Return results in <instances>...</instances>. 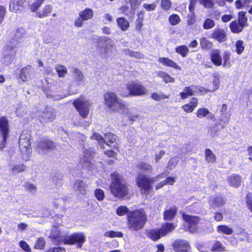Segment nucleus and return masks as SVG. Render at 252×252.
I'll return each instance as SVG.
<instances>
[{"label": "nucleus", "instance_id": "nucleus-50", "mask_svg": "<svg viewBox=\"0 0 252 252\" xmlns=\"http://www.w3.org/2000/svg\"><path fill=\"white\" fill-rule=\"evenodd\" d=\"M45 0H35V1L32 3L30 6L31 10L32 12H36Z\"/></svg>", "mask_w": 252, "mask_h": 252}, {"label": "nucleus", "instance_id": "nucleus-32", "mask_svg": "<svg viewBox=\"0 0 252 252\" xmlns=\"http://www.w3.org/2000/svg\"><path fill=\"white\" fill-rule=\"evenodd\" d=\"M199 44L200 48L205 51L210 50L213 45V42L205 37H202L199 39Z\"/></svg>", "mask_w": 252, "mask_h": 252}, {"label": "nucleus", "instance_id": "nucleus-48", "mask_svg": "<svg viewBox=\"0 0 252 252\" xmlns=\"http://www.w3.org/2000/svg\"><path fill=\"white\" fill-rule=\"evenodd\" d=\"M235 51L238 55H241L244 51L245 46H244V41L239 39L236 42Z\"/></svg>", "mask_w": 252, "mask_h": 252}, {"label": "nucleus", "instance_id": "nucleus-57", "mask_svg": "<svg viewBox=\"0 0 252 252\" xmlns=\"http://www.w3.org/2000/svg\"><path fill=\"white\" fill-rule=\"evenodd\" d=\"M143 7L148 11H154L157 7V4L155 2H153L151 4L144 3Z\"/></svg>", "mask_w": 252, "mask_h": 252}, {"label": "nucleus", "instance_id": "nucleus-26", "mask_svg": "<svg viewBox=\"0 0 252 252\" xmlns=\"http://www.w3.org/2000/svg\"><path fill=\"white\" fill-rule=\"evenodd\" d=\"M209 115L207 118L209 120H215V116L209 111L208 109L206 108H200L196 112V116L198 118H203Z\"/></svg>", "mask_w": 252, "mask_h": 252}, {"label": "nucleus", "instance_id": "nucleus-56", "mask_svg": "<svg viewBox=\"0 0 252 252\" xmlns=\"http://www.w3.org/2000/svg\"><path fill=\"white\" fill-rule=\"evenodd\" d=\"M199 2L206 8H211L214 5V3L211 0H199Z\"/></svg>", "mask_w": 252, "mask_h": 252}, {"label": "nucleus", "instance_id": "nucleus-62", "mask_svg": "<svg viewBox=\"0 0 252 252\" xmlns=\"http://www.w3.org/2000/svg\"><path fill=\"white\" fill-rule=\"evenodd\" d=\"M6 12V9L4 6L0 5V24L3 21L5 14Z\"/></svg>", "mask_w": 252, "mask_h": 252}, {"label": "nucleus", "instance_id": "nucleus-31", "mask_svg": "<svg viewBox=\"0 0 252 252\" xmlns=\"http://www.w3.org/2000/svg\"><path fill=\"white\" fill-rule=\"evenodd\" d=\"M228 181L230 186L237 188L241 184V176L238 174H233L229 177Z\"/></svg>", "mask_w": 252, "mask_h": 252}, {"label": "nucleus", "instance_id": "nucleus-38", "mask_svg": "<svg viewBox=\"0 0 252 252\" xmlns=\"http://www.w3.org/2000/svg\"><path fill=\"white\" fill-rule=\"evenodd\" d=\"M217 231L219 233L228 235H231L233 232V230L231 227L225 224L218 225Z\"/></svg>", "mask_w": 252, "mask_h": 252}, {"label": "nucleus", "instance_id": "nucleus-7", "mask_svg": "<svg viewBox=\"0 0 252 252\" xmlns=\"http://www.w3.org/2000/svg\"><path fill=\"white\" fill-rule=\"evenodd\" d=\"M18 37L11 38L9 41L4 47L5 54L3 56L4 59L7 62L11 63L15 59L17 49L20 45Z\"/></svg>", "mask_w": 252, "mask_h": 252}, {"label": "nucleus", "instance_id": "nucleus-2", "mask_svg": "<svg viewBox=\"0 0 252 252\" xmlns=\"http://www.w3.org/2000/svg\"><path fill=\"white\" fill-rule=\"evenodd\" d=\"M110 178L109 188L114 197L122 199L129 195V184L123 175L115 171L111 173Z\"/></svg>", "mask_w": 252, "mask_h": 252}, {"label": "nucleus", "instance_id": "nucleus-1", "mask_svg": "<svg viewBox=\"0 0 252 252\" xmlns=\"http://www.w3.org/2000/svg\"><path fill=\"white\" fill-rule=\"evenodd\" d=\"M116 213L119 216L126 214V227L131 232L142 230L148 220L147 213L143 208L129 211L126 206H120L116 209Z\"/></svg>", "mask_w": 252, "mask_h": 252}, {"label": "nucleus", "instance_id": "nucleus-3", "mask_svg": "<svg viewBox=\"0 0 252 252\" xmlns=\"http://www.w3.org/2000/svg\"><path fill=\"white\" fill-rule=\"evenodd\" d=\"M103 98L104 106L111 113L124 111L126 108V104L114 92H107L104 94Z\"/></svg>", "mask_w": 252, "mask_h": 252}, {"label": "nucleus", "instance_id": "nucleus-55", "mask_svg": "<svg viewBox=\"0 0 252 252\" xmlns=\"http://www.w3.org/2000/svg\"><path fill=\"white\" fill-rule=\"evenodd\" d=\"M74 73L75 74V79L77 82H82L84 80V75L83 73L78 68H75L74 69Z\"/></svg>", "mask_w": 252, "mask_h": 252}, {"label": "nucleus", "instance_id": "nucleus-21", "mask_svg": "<svg viewBox=\"0 0 252 252\" xmlns=\"http://www.w3.org/2000/svg\"><path fill=\"white\" fill-rule=\"evenodd\" d=\"M208 202L210 206L214 208L222 206L225 203L223 198L220 195L210 196Z\"/></svg>", "mask_w": 252, "mask_h": 252}, {"label": "nucleus", "instance_id": "nucleus-6", "mask_svg": "<svg viewBox=\"0 0 252 252\" xmlns=\"http://www.w3.org/2000/svg\"><path fill=\"white\" fill-rule=\"evenodd\" d=\"M126 89L128 93L122 94L125 97L129 96H138L146 95L148 91L142 83L138 81H132L126 84Z\"/></svg>", "mask_w": 252, "mask_h": 252}, {"label": "nucleus", "instance_id": "nucleus-49", "mask_svg": "<svg viewBox=\"0 0 252 252\" xmlns=\"http://www.w3.org/2000/svg\"><path fill=\"white\" fill-rule=\"evenodd\" d=\"M151 97L152 99L158 101L161 100L169 98V95L166 94H159L157 93H153L151 94Z\"/></svg>", "mask_w": 252, "mask_h": 252}, {"label": "nucleus", "instance_id": "nucleus-53", "mask_svg": "<svg viewBox=\"0 0 252 252\" xmlns=\"http://www.w3.org/2000/svg\"><path fill=\"white\" fill-rule=\"evenodd\" d=\"M94 196L98 201H102L105 197L103 190L100 189H96L94 190Z\"/></svg>", "mask_w": 252, "mask_h": 252}, {"label": "nucleus", "instance_id": "nucleus-63", "mask_svg": "<svg viewBox=\"0 0 252 252\" xmlns=\"http://www.w3.org/2000/svg\"><path fill=\"white\" fill-rule=\"evenodd\" d=\"M104 154L109 158H115L117 155V153L112 150H107L104 151Z\"/></svg>", "mask_w": 252, "mask_h": 252}, {"label": "nucleus", "instance_id": "nucleus-15", "mask_svg": "<svg viewBox=\"0 0 252 252\" xmlns=\"http://www.w3.org/2000/svg\"><path fill=\"white\" fill-rule=\"evenodd\" d=\"M56 117L55 110L51 107L46 106L39 116L40 120L43 123H49Z\"/></svg>", "mask_w": 252, "mask_h": 252}, {"label": "nucleus", "instance_id": "nucleus-45", "mask_svg": "<svg viewBox=\"0 0 252 252\" xmlns=\"http://www.w3.org/2000/svg\"><path fill=\"white\" fill-rule=\"evenodd\" d=\"M26 168V166L23 163L16 164L12 167L11 171L13 173H19L25 171Z\"/></svg>", "mask_w": 252, "mask_h": 252}, {"label": "nucleus", "instance_id": "nucleus-41", "mask_svg": "<svg viewBox=\"0 0 252 252\" xmlns=\"http://www.w3.org/2000/svg\"><path fill=\"white\" fill-rule=\"evenodd\" d=\"M105 237L113 238H122L124 236V234L121 231H115L114 230L107 231L104 233Z\"/></svg>", "mask_w": 252, "mask_h": 252}, {"label": "nucleus", "instance_id": "nucleus-10", "mask_svg": "<svg viewBox=\"0 0 252 252\" xmlns=\"http://www.w3.org/2000/svg\"><path fill=\"white\" fill-rule=\"evenodd\" d=\"M56 143L47 136L42 137L36 143L35 150L38 153H49L56 149Z\"/></svg>", "mask_w": 252, "mask_h": 252}, {"label": "nucleus", "instance_id": "nucleus-51", "mask_svg": "<svg viewBox=\"0 0 252 252\" xmlns=\"http://www.w3.org/2000/svg\"><path fill=\"white\" fill-rule=\"evenodd\" d=\"M160 6L162 9L168 11L171 8L172 2L171 0H161Z\"/></svg>", "mask_w": 252, "mask_h": 252}, {"label": "nucleus", "instance_id": "nucleus-28", "mask_svg": "<svg viewBox=\"0 0 252 252\" xmlns=\"http://www.w3.org/2000/svg\"><path fill=\"white\" fill-rule=\"evenodd\" d=\"M144 17L145 12L143 10L140 11L137 14V17L135 23V30L139 32L142 31Z\"/></svg>", "mask_w": 252, "mask_h": 252}, {"label": "nucleus", "instance_id": "nucleus-4", "mask_svg": "<svg viewBox=\"0 0 252 252\" xmlns=\"http://www.w3.org/2000/svg\"><path fill=\"white\" fill-rule=\"evenodd\" d=\"M176 224L171 222L163 223L159 228L151 229L147 231L146 235L151 240L155 242L161 238L174 231Z\"/></svg>", "mask_w": 252, "mask_h": 252}, {"label": "nucleus", "instance_id": "nucleus-11", "mask_svg": "<svg viewBox=\"0 0 252 252\" xmlns=\"http://www.w3.org/2000/svg\"><path fill=\"white\" fill-rule=\"evenodd\" d=\"M10 126L7 116L0 117V136L2 138L1 141V148L3 149L5 147L7 139L9 136Z\"/></svg>", "mask_w": 252, "mask_h": 252}, {"label": "nucleus", "instance_id": "nucleus-33", "mask_svg": "<svg viewBox=\"0 0 252 252\" xmlns=\"http://www.w3.org/2000/svg\"><path fill=\"white\" fill-rule=\"evenodd\" d=\"M53 11V6L50 4H46L43 8L41 12H37V17L43 18L48 16Z\"/></svg>", "mask_w": 252, "mask_h": 252}, {"label": "nucleus", "instance_id": "nucleus-54", "mask_svg": "<svg viewBox=\"0 0 252 252\" xmlns=\"http://www.w3.org/2000/svg\"><path fill=\"white\" fill-rule=\"evenodd\" d=\"M19 247L26 252H32V250L29 244L24 240H21L19 242Z\"/></svg>", "mask_w": 252, "mask_h": 252}, {"label": "nucleus", "instance_id": "nucleus-58", "mask_svg": "<svg viewBox=\"0 0 252 252\" xmlns=\"http://www.w3.org/2000/svg\"><path fill=\"white\" fill-rule=\"evenodd\" d=\"M246 201L249 210L252 213V197L251 193H248L246 197Z\"/></svg>", "mask_w": 252, "mask_h": 252}, {"label": "nucleus", "instance_id": "nucleus-39", "mask_svg": "<svg viewBox=\"0 0 252 252\" xmlns=\"http://www.w3.org/2000/svg\"><path fill=\"white\" fill-rule=\"evenodd\" d=\"M210 251L212 252H221L225 251V248L219 241H215Z\"/></svg>", "mask_w": 252, "mask_h": 252}, {"label": "nucleus", "instance_id": "nucleus-8", "mask_svg": "<svg viewBox=\"0 0 252 252\" xmlns=\"http://www.w3.org/2000/svg\"><path fill=\"white\" fill-rule=\"evenodd\" d=\"M246 14V12L244 11H239L238 14V20H234L230 22L229 27L232 33H240L245 27L248 26V18Z\"/></svg>", "mask_w": 252, "mask_h": 252}, {"label": "nucleus", "instance_id": "nucleus-47", "mask_svg": "<svg viewBox=\"0 0 252 252\" xmlns=\"http://www.w3.org/2000/svg\"><path fill=\"white\" fill-rule=\"evenodd\" d=\"M215 26V21L213 20L208 18L204 20L203 24V28L204 30H210L213 28Z\"/></svg>", "mask_w": 252, "mask_h": 252}, {"label": "nucleus", "instance_id": "nucleus-25", "mask_svg": "<svg viewBox=\"0 0 252 252\" xmlns=\"http://www.w3.org/2000/svg\"><path fill=\"white\" fill-rule=\"evenodd\" d=\"M25 0H12L10 2V10L17 12L21 11L24 7Z\"/></svg>", "mask_w": 252, "mask_h": 252}, {"label": "nucleus", "instance_id": "nucleus-61", "mask_svg": "<svg viewBox=\"0 0 252 252\" xmlns=\"http://www.w3.org/2000/svg\"><path fill=\"white\" fill-rule=\"evenodd\" d=\"M46 252H65V249L63 247L50 248Z\"/></svg>", "mask_w": 252, "mask_h": 252}, {"label": "nucleus", "instance_id": "nucleus-46", "mask_svg": "<svg viewBox=\"0 0 252 252\" xmlns=\"http://www.w3.org/2000/svg\"><path fill=\"white\" fill-rule=\"evenodd\" d=\"M168 21L171 25L175 26L180 22L181 19L178 14H173L169 16Z\"/></svg>", "mask_w": 252, "mask_h": 252}, {"label": "nucleus", "instance_id": "nucleus-5", "mask_svg": "<svg viewBox=\"0 0 252 252\" xmlns=\"http://www.w3.org/2000/svg\"><path fill=\"white\" fill-rule=\"evenodd\" d=\"M155 182V177H150L142 173H139L136 177V185L141 192L147 195L153 188V184Z\"/></svg>", "mask_w": 252, "mask_h": 252}, {"label": "nucleus", "instance_id": "nucleus-44", "mask_svg": "<svg viewBox=\"0 0 252 252\" xmlns=\"http://www.w3.org/2000/svg\"><path fill=\"white\" fill-rule=\"evenodd\" d=\"M46 242L43 237H39L36 240L34 248L36 250H42L45 248Z\"/></svg>", "mask_w": 252, "mask_h": 252}, {"label": "nucleus", "instance_id": "nucleus-16", "mask_svg": "<svg viewBox=\"0 0 252 252\" xmlns=\"http://www.w3.org/2000/svg\"><path fill=\"white\" fill-rule=\"evenodd\" d=\"M73 105L82 118H87L89 113V105L86 102L77 100L73 102Z\"/></svg>", "mask_w": 252, "mask_h": 252}, {"label": "nucleus", "instance_id": "nucleus-29", "mask_svg": "<svg viewBox=\"0 0 252 252\" xmlns=\"http://www.w3.org/2000/svg\"><path fill=\"white\" fill-rule=\"evenodd\" d=\"M116 22L118 27L123 32L126 31L129 28L130 25L128 21L123 17L117 18Z\"/></svg>", "mask_w": 252, "mask_h": 252}, {"label": "nucleus", "instance_id": "nucleus-43", "mask_svg": "<svg viewBox=\"0 0 252 252\" xmlns=\"http://www.w3.org/2000/svg\"><path fill=\"white\" fill-rule=\"evenodd\" d=\"M55 69L59 77H64L67 72L66 68L63 65L57 64Z\"/></svg>", "mask_w": 252, "mask_h": 252}, {"label": "nucleus", "instance_id": "nucleus-22", "mask_svg": "<svg viewBox=\"0 0 252 252\" xmlns=\"http://www.w3.org/2000/svg\"><path fill=\"white\" fill-rule=\"evenodd\" d=\"M158 62L164 66L172 67L179 70H181V67L177 63L167 57L159 58Z\"/></svg>", "mask_w": 252, "mask_h": 252}, {"label": "nucleus", "instance_id": "nucleus-27", "mask_svg": "<svg viewBox=\"0 0 252 252\" xmlns=\"http://www.w3.org/2000/svg\"><path fill=\"white\" fill-rule=\"evenodd\" d=\"M32 69V66L30 65H28L21 68L19 74L20 79H21L23 82L27 81L31 73Z\"/></svg>", "mask_w": 252, "mask_h": 252}, {"label": "nucleus", "instance_id": "nucleus-59", "mask_svg": "<svg viewBox=\"0 0 252 252\" xmlns=\"http://www.w3.org/2000/svg\"><path fill=\"white\" fill-rule=\"evenodd\" d=\"M132 9H135L141 3L142 0H128Z\"/></svg>", "mask_w": 252, "mask_h": 252}, {"label": "nucleus", "instance_id": "nucleus-36", "mask_svg": "<svg viewBox=\"0 0 252 252\" xmlns=\"http://www.w3.org/2000/svg\"><path fill=\"white\" fill-rule=\"evenodd\" d=\"M74 186L76 190L78 191L82 194L85 193L87 185L84 183L83 180H77L75 182Z\"/></svg>", "mask_w": 252, "mask_h": 252}, {"label": "nucleus", "instance_id": "nucleus-14", "mask_svg": "<svg viewBox=\"0 0 252 252\" xmlns=\"http://www.w3.org/2000/svg\"><path fill=\"white\" fill-rule=\"evenodd\" d=\"M172 250L175 252H190L191 246L189 242L184 239H176L171 244Z\"/></svg>", "mask_w": 252, "mask_h": 252}, {"label": "nucleus", "instance_id": "nucleus-37", "mask_svg": "<svg viewBox=\"0 0 252 252\" xmlns=\"http://www.w3.org/2000/svg\"><path fill=\"white\" fill-rule=\"evenodd\" d=\"M205 158L206 161L209 163H214L216 161V156L210 149L205 150Z\"/></svg>", "mask_w": 252, "mask_h": 252}, {"label": "nucleus", "instance_id": "nucleus-60", "mask_svg": "<svg viewBox=\"0 0 252 252\" xmlns=\"http://www.w3.org/2000/svg\"><path fill=\"white\" fill-rule=\"evenodd\" d=\"M91 139L93 140H95L98 142H103L104 138L99 134L96 132H94L92 135L91 136Z\"/></svg>", "mask_w": 252, "mask_h": 252}, {"label": "nucleus", "instance_id": "nucleus-30", "mask_svg": "<svg viewBox=\"0 0 252 252\" xmlns=\"http://www.w3.org/2000/svg\"><path fill=\"white\" fill-rule=\"evenodd\" d=\"M136 166L139 170L145 173H151L153 170V167L151 164L143 161L139 162Z\"/></svg>", "mask_w": 252, "mask_h": 252}, {"label": "nucleus", "instance_id": "nucleus-40", "mask_svg": "<svg viewBox=\"0 0 252 252\" xmlns=\"http://www.w3.org/2000/svg\"><path fill=\"white\" fill-rule=\"evenodd\" d=\"M175 52L184 58L187 56L189 52V50L187 46L183 45L176 47L175 48Z\"/></svg>", "mask_w": 252, "mask_h": 252}, {"label": "nucleus", "instance_id": "nucleus-24", "mask_svg": "<svg viewBox=\"0 0 252 252\" xmlns=\"http://www.w3.org/2000/svg\"><path fill=\"white\" fill-rule=\"evenodd\" d=\"M19 144L20 148L29 149L31 147L30 135L22 133L20 136Z\"/></svg>", "mask_w": 252, "mask_h": 252}, {"label": "nucleus", "instance_id": "nucleus-42", "mask_svg": "<svg viewBox=\"0 0 252 252\" xmlns=\"http://www.w3.org/2000/svg\"><path fill=\"white\" fill-rule=\"evenodd\" d=\"M194 94L193 90L190 87H186L184 89V92L180 93L179 95L182 99H185L189 96H192Z\"/></svg>", "mask_w": 252, "mask_h": 252}, {"label": "nucleus", "instance_id": "nucleus-12", "mask_svg": "<svg viewBox=\"0 0 252 252\" xmlns=\"http://www.w3.org/2000/svg\"><path fill=\"white\" fill-rule=\"evenodd\" d=\"M183 220L187 224L188 230L189 232L193 233L197 231L198 224L200 220V218L197 216H192L183 212L182 213Z\"/></svg>", "mask_w": 252, "mask_h": 252}, {"label": "nucleus", "instance_id": "nucleus-23", "mask_svg": "<svg viewBox=\"0 0 252 252\" xmlns=\"http://www.w3.org/2000/svg\"><path fill=\"white\" fill-rule=\"evenodd\" d=\"M198 99L196 97H192L188 103L185 104L182 106V109L187 113H192L198 105Z\"/></svg>", "mask_w": 252, "mask_h": 252}, {"label": "nucleus", "instance_id": "nucleus-52", "mask_svg": "<svg viewBox=\"0 0 252 252\" xmlns=\"http://www.w3.org/2000/svg\"><path fill=\"white\" fill-rule=\"evenodd\" d=\"M231 53L228 51H225L222 54L223 66H225L229 63Z\"/></svg>", "mask_w": 252, "mask_h": 252}, {"label": "nucleus", "instance_id": "nucleus-17", "mask_svg": "<svg viewBox=\"0 0 252 252\" xmlns=\"http://www.w3.org/2000/svg\"><path fill=\"white\" fill-rule=\"evenodd\" d=\"M178 209V207L175 205L166 206L162 214L163 220L167 221L173 220L177 215Z\"/></svg>", "mask_w": 252, "mask_h": 252}, {"label": "nucleus", "instance_id": "nucleus-19", "mask_svg": "<svg viewBox=\"0 0 252 252\" xmlns=\"http://www.w3.org/2000/svg\"><path fill=\"white\" fill-rule=\"evenodd\" d=\"M104 136L103 142L109 147L119 151V144L116 142L115 135L108 132L105 134Z\"/></svg>", "mask_w": 252, "mask_h": 252}, {"label": "nucleus", "instance_id": "nucleus-34", "mask_svg": "<svg viewBox=\"0 0 252 252\" xmlns=\"http://www.w3.org/2000/svg\"><path fill=\"white\" fill-rule=\"evenodd\" d=\"M157 75L158 77L161 78L165 83H174L175 82V79L166 72L159 71L158 72Z\"/></svg>", "mask_w": 252, "mask_h": 252}, {"label": "nucleus", "instance_id": "nucleus-20", "mask_svg": "<svg viewBox=\"0 0 252 252\" xmlns=\"http://www.w3.org/2000/svg\"><path fill=\"white\" fill-rule=\"evenodd\" d=\"M210 60L215 66H221L222 64L221 51L219 49L213 50L210 54Z\"/></svg>", "mask_w": 252, "mask_h": 252}, {"label": "nucleus", "instance_id": "nucleus-9", "mask_svg": "<svg viewBox=\"0 0 252 252\" xmlns=\"http://www.w3.org/2000/svg\"><path fill=\"white\" fill-rule=\"evenodd\" d=\"M85 242V235L81 232H74L70 235L65 236L63 240L64 245H76V248L79 249H82Z\"/></svg>", "mask_w": 252, "mask_h": 252}, {"label": "nucleus", "instance_id": "nucleus-13", "mask_svg": "<svg viewBox=\"0 0 252 252\" xmlns=\"http://www.w3.org/2000/svg\"><path fill=\"white\" fill-rule=\"evenodd\" d=\"M79 16L74 22V25L77 28H81L84 25V21L91 20L93 18L94 13L92 9L86 8L79 13Z\"/></svg>", "mask_w": 252, "mask_h": 252}, {"label": "nucleus", "instance_id": "nucleus-64", "mask_svg": "<svg viewBox=\"0 0 252 252\" xmlns=\"http://www.w3.org/2000/svg\"><path fill=\"white\" fill-rule=\"evenodd\" d=\"M165 185H173L175 182V179L172 177H168L164 180Z\"/></svg>", "mask_w": 252, "mask_h": 252}, {"label": "nucleus", "instance_id": "nucleus-18", "mask_svg": "<svg viewBox=\"0 0 252 252\" xmlns=\"http://www.w3.org/2000/svg\"><path fill=\"white\" fill-rule=\"evenodd\" d=\"M211 37L220 43H222L227 40V33L224 29L217 28L212 31Z\"/></svg>", "mask_w": 252, "mask_h": 252}, {"label": "nucleus", "instance_id": "nucleus-35", "mask_svg": "<svg viewBox=\"0 0 252 252\" xmlns=\"http://www.w3.org/2000/svg\"><path fill=\"white\" fill-rule=\"evenodd\" d=\"M211 84L212 86H209L208 88L205 89V93L213 92L218 89L220 84L219 78L217 76H214Z\"/></svg>", "mask_w": 252, "mask_h": 252}]
</instances>
